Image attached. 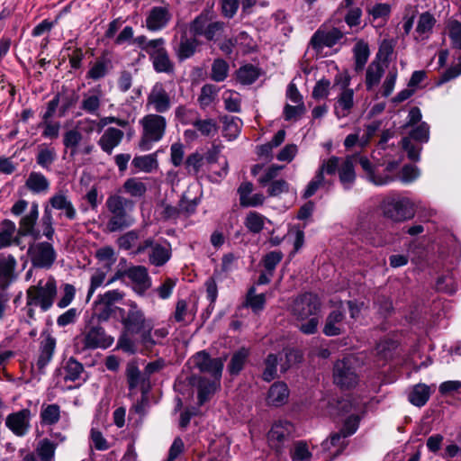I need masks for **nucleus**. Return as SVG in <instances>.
Returning <instances> with one entry per match:
<instances>
[{
	"instance_id": "obj_64",
	"label": "nucleus",
	"mask_w": 461,
	"mask_h": 461,
	"mask_svg": "<svg viewBox=\"0 0 461 461\" xmlns=\"http://www.w3.org/2000/svg\"><path fill=\"white\" fill-rule=\"evenodd\" d=\"M62 296L57 303V306L60 309L68 307L74 300L76 295V288L71 284H63L61 285Z\"/></svg>"
},
{
	"instance_id": "obj_42",
	"label": "nucleus",
	"mask_w": 461,
	"mask_h": 461,
	"mask_svg": "<svg viewBox=\"0 0 461 461\" xmlns=\"http://www.w3.org/2000/svg\"><path fill=\"white\" fill-rule=\"evenodd\" d=\"M40 417L41 424L54 425L60 419V407L56 403L42 405Z\"/></svg>"
},
{
	"instance_id": "obj_50",
	"label": "nucleus",
	"mask_w": 461,
	"mask_h": 461,
	"mask_svg": "<svg viewBox=\"0 0 461 461\" xmlns=\"http://www.w3.org/2000/svg\"><path fill=\"white\" fill-rule=\"evenodd\" d=\"M124 275L135 284L134 289L141 294L144 292V267H130L124 272Z\"/></svg>"
},
{
	"instance_id": "obj_27",
	"label": "nucleus",
	"mask_w": 461,
	"mask_h": 461,
	"mask_svg": "<svg viewBox=\"0 0 461 461\" xmlns=\"http://www.w3.org/2000/svg\"><path fill=\"white\" fill-rule=\"evenodd\" d=\"M123 137L124 133L122 130L114 127H109L104 131L103 135L98 140L97 144L104 152L111 155L113 150L120 145Z\"/></svg>"
},
{
	"instance_id": "obj_5",
	"label": "nucleus",
	"mask_w": 461,
	"mask_h": 461,
	"mask_svg": "<svg viewBox=\"0 0 461 461\" xmlns=\"http://www.w3.org/2000/svg\"><path fill=\"white\" fill-rule=\"evenodd\" d=\"M125 376L129 389L128 396L134 399L137 393H140V399L131 406L129 415L137 413L141 416L144 411V375L136 362L131 361L127 364Z\"/></svg>"
},
{
	"instance_id": "obj_25",
	"label": "nucleus",
	"mask_w": 461,
	"mask_h": 461,
	"mask_svg": "<svg viewBox=\"0 0 461 461\" xmlns=\"http://www.w3.org/2000/svg\"><path fill=\"white\" fill-rule=\"evenodd\" d=\"M171 18L167 5L155 6L149 11L146 19V27L151 31L164 28Z\"/></svg>"
},
{
	"instance_id": "obj_9",
	"label": "nucleus",
	"mask_w": 461,
	"mask_h": 461,
	"mask_svg": "<svg viewBox=\"0 0 461 461\" xmlns=\"http://www.w3.org/2000/svg\"><path fill=\"white\" fill-rule=\"evenodd\" d=\"M164 44L163 39L152 40L146 43V51L149 54L157 72L169 73L173 70V63L168 58Z\"/></svg>"
},
{
	"instance_id": "obj_40",
	"label": "nucleus",
	"mask_w": 461,
	"mask_h": 461,
	"mask_svg": "<svg viewBox=\"0 0 461 461\" xmlns=\"http://www.w3.org/2000/svg\"><path fill=\"white\" fill-rule=\"evenodd\" d=\"M112 68L111 61L104 57L99 58L92 65L86 73V77L93 80H99L104 77Z\"/></svg>"
},
{
	"instance_id": "obj_10",
	"label": "nucleus",
	"mask_w": 461,
	"mask_h": 461,
	"mask_svg": "<svg viewBox=\"0 0 461 461\" xmlns=\"http://www.w3.org/2000/svg\"><path fill=\"white\" fill-rule=\"evenodd\" d=\"M359 164L362 169L365 171L368 180L376 185H387L393 181L394 176L393 173L397 169L399 166V163L396 161L389 162L384 168L386 173L382 176L379 173V169L374 167L366 157L359 158Z\"/></svg>"
},
{
	"instance_id": "obj_13",
	"label": "nucleus",
	"mask_w": 461,
	"mask_h": 461,
	"mask_svg": "<svg viewBox=\"0 0 461 461\" xmlns=\"http://www.w3.org/2000/svg\"><path fill=\"white\" fill-rule=\"evenodd\" d=\"M146 254L150 265L162 267L167 264L172 257V249L169 242L163 240L150 241L146 240Z\"/></svg>"
},
{
	"instance_id": "obj_43",
	"label": "nucleus",
	"mask_w": 461,
	"mask_h": 461,
	"mask_svg": "<svg viewBox=\"0 0 461 461\" xmlns=\"http://www.w3.org/2000/svg\"><path fill=\"white\" fill-rule=\"evenodd\" d=\"M63 369L65 373L64 380L74 382L79 379L84 371V366L75 357H71L67 360Z\"/></svg>"
},
{
	"instance_id": "obj_49",
	"label": "nucleus",
	"mask_w": 461,
	"mask_h": 461,
	"mask_svg": "<svg viewBox=\"0 0 461 461\" xmlns=\"http://www.w3.org/2000/svg\"><path fill=\"white\" fill-rule=\"evenodd\" d=\"M259 76L258 69L253 65H245L237 71V79L242 85H251Z\"/></svg>"
},
{
	"instance_id": "obj_16",
	"label": "nucleus",
	"mask_w": 461,
	"mask_h": 461,
	"mask_svg": "<svg viewBox=\"0 0 461 461\" xmlns=\"http://www.w3.org/2000/svg\"><path fill=\"white\" fill-rule=\"evenodd\" d=\"M224 360L221 357L212 358L204 351L198 352L194 356L195 366L201 372L211 375L212 379L221 378Z\"/></svg>"
},
{
	"instance_id": "obj_17",
	"label": "nucleus",
	"mask_w": 461,
	"mask_h": 461,
	"mask_svg": "<svg viewBox=\"0 0 461 461\" xmlns=\"http://www.w3.org/2000/svg\"><path fill=\"white\" fill-rule=\"evenodd\" d=\"M83 342L85 348H106L113 343V338L107 335L101 326H92L84 333Z\"/></svg>"
},
{
	"instance_id": "obj_39",
	"label": "nucleus",
	"mask_w": 461,
	"mask_h": 461,
	"mask_svg": "<svg viewBox=\"0 0 461 461\" xmlns=\"http://www.w3.org/2000/svg\"><path fill=\"white\" fill-rule=\"evenodd\" d=\"M431 394V389L425 384H418L409 393L408 399L415 406H424Z\"/></svg>"
},
{
	"instance_id": "obj_26",
	"label": "nucleus",
	"mask_w": 461,
	"mask_h": 461,
	"mask_svg": "<svg viewBox=\"0 0 461 461\" xmlns=\"http://www.w3.org/2000/svg\"><path fill=\"white\" fill-rule=\"evenodd\" d=\"M166 119L158 114L146 115V142L159 140L166 130Z\"/></svg>"
},
{
	"instance_id": "obj_34",
	"label": "nucleus",
	"mask_w": 461,
	"mask_h": 461,
	"mask_svg": "<svg viewBox=\"0 0 461 461\" xmlns=\"http://www.w3.org/2000/svg\"><path fill=\"white\" fill-rule=\"evenodd\" d=\"M289 397V389L286 384L283 382H276L273 384L267 393V402L272 406L284 405Z\"/></svg>"
},
{
	"instance_id": "obj_12",
	"label": "nucleus",
	"mask_w": 461,
	"mask_h": 461,
	"mask_svg": "<svg viewBox=\"0 0 461 461\" xmlns=\"http://www.w3.org/2000/svg\"><path fill=\"white\" fill-rule=\"evenodd\" d=\"M344 33L338 28L321 25L312 36L310 44L312 49L321 51L324 47L331 48L339 43Z\"/></svg>"
},
{
	"instance_id": "obj_29",
	"label": "nucleus",
	"mask_w": 461,
	"mask_h": 461,
	"mask_svg": "<svg viewBox=\"0 0 461 461\" xmlns=\"http://www.w3.org/2000/svg\"><path fill=\"white\" fill-rule=\"evenodd\" d=\"M253 185L250 182H243L238 189L240 203L243 207H256L263 204L265 196L262 194H252Z\"/></svg>"
},
{
	"instance_id": "obj_33",
	"label": "nucleus",
	"mask_w": 461,
	"mask_h": 461,
	"mask_svg": "<svg viewBox=\"0 0 461 461\" xmlns=\"http://www.w3.org/2000/svg\"><path fill=\"white\" fill-rule=\"evenodd\" d=\"M131 307L127 317L123 319L124 330L129 332L138 333L139 337L144 339V320L142 319V314L140 311L136 310V304H131Z\"/></svg>"
},
{
	"instance_id": "obj_52",
	"label": "nucleus",
	"mask_w": 461,
	"mask_h": 461,
	"mask_svg": "<svg viewBox=\"0 0 461 461\" xmlns=\"http://www.w3.org/2000/svg\"><path fill=\"white\" fill-rule=\"evenodd\" d=\"M398 77L397 68H393L389 70L385 76V78L381 85L377 95H380L383 97H388L393 93L395 83Z\"/></svg>"
},
{
	"instance_id": "obj_30",
	"label": "nucleus",
	"mask_w": 461,
	"mask_h": 461,
	"mask_svg": "<svg viewBox=\"0 0 461 461\" xmlns=\"http://www.w3.org/2000/svg\"><path fill=\"white\" fill-rule=\"evenodd\" d=\"M348 445L347 437L341 432L333 433L321 443V448L330 458L340 455Z\"/></svg>"
},
{
	"instance_id": "obj_63",
	"label": "nucleus",
	"mask_w": 461,
	"mask_h": 461,
	"mask_svg": "<svg viewBox=\"0 0 461 461\" xmlns=\"http://www.w3.org/2000/svg\"><path fill=\"white\" fill-rule=\"evenodd\" d=\"M244 224L249 231L258 233L264 227V218L256 212H250L247 215Z\"/></svg>"
},
{
	"instance_id": "obj_31",
	"label": "nucleus",
	"mask_w": 461,
	"mask_h": 461,
	"mask_svg": "<svg viewBox=\"0 0 461 461\" xmlns=\"http://www.w3.org/2000/svg\"><path fill=\"white\" fill-rule=\"evenodd\" d=\"M49 203L53 209L62 211L65 217L70 221L77 218V211L72 202L62 192L53 194Z\"/></svg>"
},
{
	"instance_id": "obj_59",
	"label": "nucleus",
	"mask_w": 461,
	"mask_h": 461,
	"mask_svg": "<svg viewBox=\"0 0 461 461\" xmlns=\"http://www.w3.org/2000/svg\"><path fill=\"white\" fill-rule=\"evenodd\" d=\"M217 95V88L213 85H204L201 89V94L198 97V102L203 109H205L214 101Z\"/></svg>"
},
{
	"instance_id": "obj_20",
	"label": "nucleus",
	"mask_w": 461,
	"mask_h": 461,
	"mask_svg": "<svg viewBox=\"0 0 461 461\" xmlns=\"http://www.w3.org/2000/svg\"><path fill=\"white\" fill-rule=\"evenodd\" d=\"M39 218V205L32 203L28 213L23 216L19 221L18 233L20 236H32L38 240L41 237L40 231L34 229Z\"/></svg>"
},
{
	"instance_id": "obj_21",
	"label": "nucleus",
	"mask_w": 461,
	"mask_h": 461,
	"mask_svg": "<svg viewBox=\"0 0 461 461\" xmlns=\"http://www.w3.org/2000/svg\"><path fill=\"white\" fill-rule=\"evenodd\" d=\"M148 104L157 113H165L170 108V96L162 83H156L149 96Z\"/></svg>"
},
{
	"instance_id": "obj_1",
	"label": "nucleus",
	"mask_w": 461,
	"mask_h": 461,
	"mask_svg": "<svg viewBox=\"0 0 461 461\" xmlns=\"http://www.w3.org/2000/svg\"><path fill=\"white\" fill-rule=\"evenodd\" d=\"M321 305L319 297L312 293H304L294 299L291 312L297 321H306L299 326L303 333L310 335L316 332Z\"/></svg>"
},
{
	"instance_id": "obj_44",
	"label": "nucleus",
	"mask_w": 461,
	"mask_h": 461,
	"mask_svg": "<svg viewBox=\"0 0 461 461\" xmlns=\"http://www.w3.org/2000/svg\"><path fill=\"white\" fill-rule=\"evenodd\" d=\"M57 155L53 148H49L44 145L39 147V151L36 156V162L44 169H50V166L56 160Z\"/></svg>"
},
{
	"instance_id": "obj_2",
	"label": "nucleus",
	"mask_w": 461,
	"mask_h": 461,
	"mask_svg": "<svg viewBox=\"0 0 461 461\" xmlns=\"http://www.w3.org/2000/svg\"><path fill=\"white\" fill-rule=\"evenodd\" d=\"M105 206L111 215L106 224L110 232L122 230L133 224L134 219L131 215L132 201L119 194H112L106 199Z\"/></svg>"
},
{
	"instance_id": "obj_7",
	"label": "nucleus",
	"mask_w": 461,
	"mask_h": 461,
	"mask_svg": "<svg viewBox=\"0 0 461 461\" xmlns=\"http://www.w3.org/2000/svg\"><path fill=\"white\" fill-rule=\"evenodd\" d=\"M383 211L387 218L394 221H403L415 214L413 203L406 197H389L383 203Z\"/></svg>"
},
{
	"instance_id": "obj_32",
	"label": "nucleus",
	"mask_w": 461,
	"mask_h": 461,
	"mask_svg": "<svg viewBox=\"0 0 461 461\" xmlns=\"http://www.w3.org/2000/svg\"><path fill=\"white\" fill-rule=\"evenodd\" d=\"M361 157L362 156L357 154L348 156L341 164L339 169V180L345 188H349L355 181L356 174L354 170V164L356 162L359 163V158Z\"/></svg>"
},
{
	"instance_id": "obj_28",
	"label": "nucleus",
	"mask_w": 461,
	"mask_h": 461,
	"mask_svg": "<svg viewBox=\"0 0 461 461\" xmlns=\"http://www.w3.org/2000/svg\"><path fill=\"white\" fill-rule=\"evenodd\" d=\"M384 75V68L380 60L374 59L366 68L365 75V86L368 92L375 91L381 83Z\"/></svg>"
},
{
	"instance_id": "obj_8",
	"label": "nucleus",
	"mask_w": 461,
	"mask_h": 461,
	"mask_svg": "<svg viewBox=\"0 0 461 461\" xmlns=\"http://www.w3.org/2000/svg\"><path fill=\"white\" fill-rule=\"evenodd\" d=\"M338 408L342 414L351 413L345 420L342 429L339 431L347 438L354 434L359 425L360 416L358 413L364 411V402L359 399L347 398L338 402Z\"/></svg>"
},
{
	"instance_id": "obj_58",
	"label": "nucleus",
	"mask_w": 461,
	"mask_h": 461,
	"mask_svg": "<svg viewBox=\"0 0 461 461\" xmlns=\"http://www.w3.org/2000/svg\"><path fill=\"white\" fill-rule=\"evenodd\" d=\"M168 335V330L166 327H152L146 331V348L148 344H161L163 339Z\"/></svg>"
},
{
	"instance_id": "obj_60",
	"label": "nucleus",
	"mask_w": 461,
	"mask_h": 461,
	"mask_svg": "<svg viewBox=\"0 0 461 461\" xmlns=\"http://www.w3.org/2000/svg\"><path fill=\"white\" fill-rule=\"evenodd\" d=\"M391 5L386 3H379L374 5L367 10L368 14L372 17L373 21L382 19L387 21L391 14Z\"/></svg>"
},
{
	"instance_id": "obj_61",
	"label": "nucleus",
	"mask_w": 461,
	"mask_h": 461,
	"mask_svg": "<svg viewBox=\"0 0 461 461\" xmlns=\"http://www.w3.org/2000/svg\"><path fill=\"white\" fill-rule=\"evenodd\" d=\"M255 288L251 287L247 294L246 303L253 312H258L263 310L266 303V295L264 294H256Z\"/></svg>"
},
{
	"instance_id": "obj_22",
	"label": "nucleus",
	"mask_w": 461,
	"mask_h": 461,
	"mask_svg": "<svg viewBox=\"0 0 461 461\" xmlns=\"http://www.w3.org/2000/svg\"><path fill=\"white\" fill-rule=\"evenodd\" d=\"M103 95L100 86L89 89L86 93L83 94L80 109L86 113L99 116Z\"/></svg>"
},
{
	"instance_id": "obj_37",
	"label": "nucleus",
	"mask_w": 461,
	"mask_h": 461,
	"mask_svg": "<svg viewBox=\"0 0 461 461\" xmlns=\"http://www.w3.org/2000/svg\"><path fill=\"white\" fill-rule=\"evenodd\" d=\"M16 226L11 220L5 219L0 224V249L18 244V239L14 237Z\"/></svg>"
},
{
	"instance_id": "obj_46",
	"label": "nucleus",
	"mask_w": 461,
	"mask_h": 461,
	"mask_svg": "<svg viewBox=\"0 0 461 461\" xmlns=\"http://www.w3.org/2000/svg\"><path fill=\"white\" fill-rule=\"evenodd\" d=\"M57 444L49 438H43L38 442L36 452L41 461H51L54 457Z\"/></svg>"
},
{
	"instance_id": "obj_45",
	"label": "nucleus",
	"mask_w": 461,
	"mask_h": 461,
	"mask_svg": "<svg viewBox=\"0 0 461 461\" xmlns=\"http://www.w3.org/2000/svg\"><path fill=\"white\" fill-rule=\"evenodd\" d=\"M242 126V122L238 117H226L224 120V125L222 129L223 136L226 137L229 140L236 139Z\"/></svg>"
},
{
	"instance_id": "obj_62",
	"label": "nucleus",
	"mask_w": 461,
	"mask_h": 461,
	"mask_svg": "<svg viewBox=\"0 0 461 461\" xmlns=\"http://www.w3.org/2000/svg\"><path fill=\"white\" fill-rule=\"evenodd\" d=\"M211 22L209 13H202L197 16L190 25V32L194 36H203V32H205L206 27Z\"/></svg>"
},
{
	"instance_id": "obj_3",
	"label": "nucleus",
	"mask_w": 461,
	"mask_h": 461,
	"mask_svg": "<svg viewBox=\"0 0 461 461\" xmlns=\"http://www.w3.org/2000/svg\"><path fill=\"white\" fill-rule=\"evenodd\" d=\"M57 283L50 276L46 282L40 280L36 285H31L26 291V305L40 307L42 312L49 311L57 296Z\"/></svg>"
},
{
	"instance_id": "obj_18",
	"label": "nucleus",
	"mask_w": 461,
	"mask_h": 461,
	"mask_svg": "<svg viewBox=\"0 0 461 461\" xmlns=\"http://www.w3.org/2000/svg\"><path fill=\"white\" fill-rule=\"evenodd\" d=\"M437 20L431 13L426 11L418 16L415 30L412 32L413 40L417 42L428 41L433 33Z\"/></svg>"
},
{
	"instance_id": "obj_4",
	"label": "nucleus",
	"mask_w": 461,
	"mask_h": 461,
	"mask_svg": "<svg viewBox=\"0 0 461 461\" xmlns=\"http://www.w3.org/2000/svg\"><path fill=\"white\" fill-rule=\"evenodd\" d=\"M358 361L349 355L338 360L333 366L334 384L342 389L355 387L359 382Z\"/></svg>"
},
{
	"instance_id": "obj_41",
	"label": "nucleus",
	"mask_w": 461,
	"mask_h": 461,
	"mask_svg": "<svg viewBox=\"0 0 461 461\" xmlns=\"http://www.w3.org/2000/svg\"><path fill=\"white\" fill-rule=\"evenodd\" d=\"M355 69L360 71L364 68L370 55L368 44L363 41H357L353 49Z\"/></svg>"
},
{
	"instance_id": "obj_35",
	"label": "nucleus",
	"mask_w": 461,
	"mask_h": 461,
	"mask_svg": "<svg viewBox=\"0 0 461 461\" xmlns=\"http://www.w3.org/2000/svg\"><path fill=\"white\" fill-rule=\"evenodd\" d=\"M339 10L346 9L347 13L344 16L346 23L349 27H355L360 24L362 17V10L357 5V0H343L340 3Z\"/></svg>"
},
{
	"instance_id": "obj_24",
	"label": "nucleus",
	"mask_w": 461,
	"mask_h": 461,
	"mask_svg": "<svg viewBox=\"0 0 461 461\" xmlns=\"http://www.w3.org/2000/svg\"><path fill=\"white\" fill-rule=\"evenodd\" d=\"M348 80L343 83L341 91L337 97L335 113L339 118L348 116L354 105V90L348 87Z\"/></svg>"
},
{
	"instance_id": "obj_11",
	"label": "nucleus",
	"mask_w": 461,
	"mask_h": 461,
	"mask_svg": "<svg viewBox=\"0 0 461 461\" xmlns=\"http://www.w3.org/2000/svg\"><path fill=\"white\" fill-rule=\"evenodd\" d=\"M28 254L36 267L50 268L56 260V251L50 242H38L29 247Z\"/></svg>"
},
{
	"instance_id": "obj_57",
	"label": "nucleus",
	"mask_w": 461,
	"mask_h": 461,
	"mask_svg": "<svg viewBox=\"0 0 461 461\" xmlns=\"http://www.w3.org/2000/svg\"><path fill=\"white\" fill-rule=\"evenodd\" d=\"M83 136L77 130H68L64 133L63 144L67 149H71V156L77 153V146L82 140Z\"/></svg>"
},
{
	"instance_id": "obj_53",
	"label": "nucleus",
	"mask_w": 461,
	"mask_h": 461,
	"mask_svg": "<svg viewBox=\"0 0 461 461\" xmlns=\"http://www.w3.org/2000/svg\"><path fill=\"white\" fill-rule=\"evenodd\" d=\"M229 74V64L222 59H217L212 65L211 78L215 82L224 81Z\"/></svg>"
},
{
	"instance_id": "obj_6",
	"label": "nucleus",
	"mask_w": 461,
	"mask_h": 461,
	"mask_svg": "<svg viewBox=\"0 0 461 461\" xmlns=\"http://www.w3.org/2000/svg\"><path fill=\"white\" fill-rule=\"evenodd\" d=\"M17 260L11 254L0 253V302L4 304L3 316L11 299L7 289L16 280Z\"/></svg>"
},
{
	"instance_id": "obj_55",
	"label": "nucleus",
	"mask_w": 461,
	"mask_h": 461,
	"mask_svg": "<svg viewBox=\"0 0 461 461\" xmlns=\"http://www.w3.org/2000/svg\"><path fill=\"white\" fill-rule=\"evenodd\" d=\"M225 108L231 113H239L240 111L241 97L238 92L227 90L222 95Z\"/></svg>"
},
{
	"instance_id": "obj_23",
	"label": "nucleus",
	"mask_w": 461,
	"mask_h": 461,
	"mask_svg": "<svg viewBox=\"0 0 461 461\" xmlns=\"http://www.w3.org/2000/svg\"><path fill=\"white\" fill-rule=\"evenodd\" d=\"M56 348V339L47 334L40 343L39 356L36 361V367L41 374H43L45 367L51 361Z\"/></svg>"
},
{
	"instance_id": "obj_47",
	"label": "nucleus",
	"mask_w": 461,
	"mask_h": 461,
	"mask_svg": "<svg viewBox=\"0 0 461 461\" xmlns=\"http://www.w3.org/2000/svg\"><path fill=\"white\" fill-rule=\"evenodd\" d=\"M249 349L245 348H241L240 350H238L237 352H235L230 359V362L229 364V372L231 374V375H237L239 374L248 357H249Z\"/></svg>"
},
{
	"instance_id": "obj_48",
	"label": "nucleus",
	"mask_w": 461,
	"mask_h": 461,
	"mask_svg": "<svg viewBox=\"0 0 461 461\" xmlns=\"http://www.w3.org/2000/svg\"><path fill=\"white\" fill-rule=\"evenodd\" d=\"M142 340L138 333L129 332L124 330L123 334L120 337L118 340V347L128 353H135L137 348L138 340Z\"/></svg>"
},
{
	"instance_id": "obj_38",
	"label": "nucleus",
	"mask_w": 461,
	"mask_h": 461,
	"mask_svg": "<svg viewBox=\"0 0 461 461\" xmlns=\"http://www.w3.org/2000/svg\"><path fill=\"white\" fill-rule=\"evenodd\" d=\"M25 186L33 194L47 193L50 189L49 180L40 172H31Z\"/></svg>"
},
{
	"instance_id": "obj_14",
	"label": "nucleus",
	"mask_w": 461,
	"mask_h": 461,
	"mask_svg": "<svg viewBox=\"0 0 461 461\" xmlns=\"http://www.w3.org/2000/svg\"><path fill=\"white\" fill-rule=\"evenodd\" d=\"M294 431V426L289 421L276 422L267 434L269 446L281 452Z\"/></svg>"
},
{
	"instance_id": "obj_54",
	"label": "nucleus",
	"mask_w": 461,
	"mask_h": 461,
	"mask_svg": "<svg viewBox=\"0 0 461 461\" xmlns=\"http://www.w3.org/2000/svg\"><path fill=\"white\" fill-rule=\"evenodd\" d=\"M122 188L126 194L132 197H141L144 194V183L138 177L127 179Z\"/></svg>"
},
{
	"instance_id": "obj_15",
	"label": "nucleus",
	"mask_w": 461,
	"mask_h": 461,
	"mask_svg": "<svg viewBox=\"0 0 461 461\" xmlns=\"http://www.w3.org/2000/svg\"><path fill=\"white\" fill-rule=\"evenodd\" d=\"M32 413L29 409L12 412L5 419V426L17 437L25 436L31 428Z\"/></svg>"
},
{
	"instance_id": "obj_56",
	"label": "nucleus",
	"mask_w": 461,
	"mask_h": 461,
	"mask_svg": "<svg viewBox=\"0 0 461 461\" xmlns=\"http://www.w3.org/2000/svg\"><path fill=\"white\" fill-rule=\"evenodd\" d=\"M447 29L452 47L461 50V23L451 20L447 23Z\"/></svg>"
},
{
	"instance_id": "obj_19",
	"label": "nucleus",
	"mask_w": 461,
	"mask_h": 461,
	"mask_svg": "<svg viewBox=\"0 0 461 461\" xmlns=\"http://www.w3.org/2000/svg\"><path fill=\"white\" fill-rule=\"evenodd\" d=\"M345 312L343 303L338 309H335L330 312L327 316L325 324L323 327V333L329 337H334L340 335L345 330Z\"/></svg>"
},
{
	"instance_id": "obj_51",
	"label": "nucleus",
	"mask_w": 461,
	"mask_h": 461,
	"mask_svg": "<svg viewBox=\"0 0 461 461\" xmlns=\"http://www.w3.org/2000/svg\"><path fill=\"white\" fill-rule=\"evenodd\" d=\"M292 461H309L312 453L309 450L308 444L305 441L299 440L294 442L290 450Z\"/></svg>"
},
{
	"instance_id": "obj_36",
	"label": "nucleus",
	"mask_w": 461,
	"mask_h": 461,
	"mask_svg": "<svg viewBox=\"0 0 461 461\" xmlns=\"http://www.w3.org/2000/svg\"><path fill=\"white\" fill-rule=\"evenodd\" d=\"M221 378L209 380L201 377L198 382V402L203 405L216 392L220 386Z\"/></svg>"
}]
</instances>
